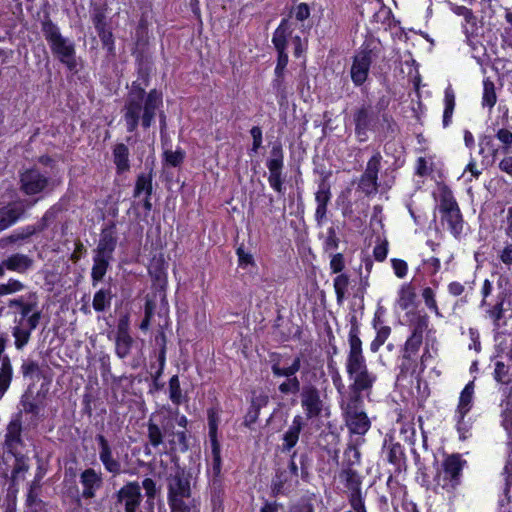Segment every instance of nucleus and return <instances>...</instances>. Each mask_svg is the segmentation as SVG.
<instances>
[{"instance_id":"nucleus-1","label":"nucleus","mask_w":512,"mask_h":512,"mask_svg":"<svg viewBox=\"0 0 512 512\" xmlns=\"http://www.w3.org/2000/svg\"><path fill=\"white\" fill-rule=\"evenodd\" d=\"M348 344L346 372L351 384L348 387V393L343 394L342 399L363 401V394L368 396L371 393L377 376L368 369L360 339V326L355 315L350 318Z\"/></svg>"},{"instance_id":"nucleus-2","label":"nucleus","mask_w":512,"mask_h":512,"mask_svg":"<svg viewBox=\"0 0 512 512\" xmlns=\"http://www.w3.org/2000/svg\"><path fill=\"white\" fill-rule=\"evenodd\" d=\"M162 105V93L156 89L146 93L140 83L134 81L127 93L122 108L127 132H135L141 124L143 129L151 127L156 111Z\"/></svg>"},{"instance_id":"nucleus-3","label":"nucleus","mask_w":512,"mask_h":512,"mask_svg":"<svg viewBox=\"0 0 512 512\" xmlns=\"http://www.w3.org/2000/svg\"><path fill=\"white\" fill-rule=\"evenodd\" d=\"M41 30L53 55L69 70H74L77 65L74 43L62 36L58 26L49 17L42 21Z\"/></svg>"},{"instance_id":"nucleus-4","label":"nucleus","mask_w":512,"mask_h":512,"mask_svg":"<svg viewBox=\"0 0 512 512\" xmlns=\"http://www.w3.org/2000/svg\"><path fill=\"white\" fill-rule=\"evenodd\" d=\"M466 464L467 461L459 453L446 455L434 477L436 487L447 492L455 490L461 483L462 471Z\"/></svg>"},{"instance_id":"nucleus-5","label":"nucleus","mask_w":512,"mask_h":512,"mask_svg":"<svg viewBox=\"0 0 512 512\" xmlns=\"http://www.w3.org/2000/svg\"><path fill=\"white\" fill-rule=\"evenodd\" d=\"M282 355L279 353H272L270 355L271 370L275 377H285L286 380L282 382L278 390L284 395L301 393L302 386L296 373L301 368L302 356H296L292 363L287 367L281 366Z\"/></svg>"},{"instance_id":"nucleus-6","label":"nucleus","mask_w":512,"mask_h":512,"mask_svg":"<svg viewBox=\"0 0 512 512\" xmlns=\"http://www.w3.org/2000/svg\"><path fill=\"white\" fill-rule=\"evenodd\" d=\"M363 401L340 399V408L345 424L352 434L364 435L371 426V422L363 410Z\"/></svg>"},{"instance_id":"nucleus-7","label":"nucleus","mask_w":512,"mask_h":512,"mask_svg":"<svg viewBox=\"0 0 512 512\" xmlns=\"http://www.w3.org/2000/svg\"><path fill=\"white\" fill-rule=\"evenodd\" d=\"M296 451L291 455L287 468H278L272 477L270 490L273 497L288 496L297 487L298 481V466L294 460Z\"/></svg>"},{"instance_id":"nucleus-8","label":"nucleus","mask_w":512,"mask_h":512,"mask_svg":"<svg viewBox=\"0 0 512 512\" xmlns=\"http://www.w3.org/2000/svg\"><path fill=\"white\" fill-rule=\"evenodd\" d=\"M377 46L373 42H365L360 51L354 56L350 74L356 86L365 83L372 62L378 57Z\"/></svg>"},{"instance_id":"nucleus-9","label":"nucleus","mask_w":512,"mask_h":512,"mask_svg":"<svg viewBox=\"0 0 512 512\" xmlns=\"http://www.w3.org/2000/svg\"><path fill=\"white\" fill-rule=\"evenodd\" d=\"M439 212L441 214L442 223H446L450 232L459 237L462 233L464 220L457 201L451 193L442 195Z\"/></svg>"},{"instance_id":"nucleus-10","label":"nucleus","mask_w":512,"mask_h":512,"mask_svg":"<svg viewBox=\"0 0 512 512\" xmlns=\"http://www.w3.org/2000/svg\"><path fill=\"white\" fill-rule=\"evenodd\" d=\"M167 501L186 499L192 497L190 474L180 466H176L173 473L166 478Z\"/></svg>"},{"instance_id":"nucleus-11","label":"nucleus","mask_w":512,"mask_h":512,"mask_svg":"<svg viewBox=\"0 0 512 512\" xmlns=\"http://www.w3.org/2000/svg\"><path fill=\"white\" fill-rule=\"evenodd\" d=\"M269 170L268 182L279 194L284 193V178L282 170L284 167V154L281 143H275L270 151V158L267 160Z\"/></svg>"},{"instance_id":"nucleus-12","label":"nucleus","mask_w":512,"mask_h":512,"mask_svg":"<svg viewBox=\"0 0 512 512\" xmlns=\"http://www.w3.org/2000/svg\"><path fill=\"white\" fill-rule=\"evenodd\" d=\"M353 122L355 125V134L360 142L368 139V131L374 130L378 123V116L373 111L371 105L362 104L355 109L353 113Z\"/></svg>"},{"instance_id":"nucleus-13","label":"nucleus","mask_w":512,"mask_h":512,"mask_svg":"<svg viewBox=\"0 0 512 512\" xmlns=\"http://www.w3.org/2000/svg\"><path fill=\"white\" fill-rule=\"evenodd\" d=\"M50 183V179L38 169H27L20 174V190L27 196L45 192Z\"/></svg>"},{"instance_id":"nucleus-14","label":"nucleus","mask_w":512,"mask_h":512,"mask_svg":"<svg viewBox=\"0 0 512 512\" xmlns=\"http://www.w3.org/2000/svg\"><path fill=\"white\" fill-rule=\"evenodd\" d=\"M116 504L123 505L125 512H137L143 496L137 481L127 482L115 494Z\"/></svg>"},{"instance_id":"nucleus-15","label":"nucleus","mask_w":512,"mask_h":512,"mask_svg":"<svg viewBox=\"0 0 512 512\" xmlns=\"http://www.w3.org/2000/svg\"><path fill=\"white\" fill-rule=\"evenodd\" d=\"M340 480L347 489V499L349 504H365L362 493V479L359 473L349 467L343 468L339 474Z\"/></svg>"},{"instance_id":"nucleus-16","label":"nucleus","mask_w":512,"mask_h":512,"mask_svg":"<svg viewBox=\"0 0 512 512\" xmlns=\"http://www.w3.org/2000/svg\"><path fill=\"white\" fill-rule=\"evenodd\" d=\"M301 406L305 411L307 419L319 417L323 410V401L320 396L319 389L313 384H305L302 386Z\"/></svg>"},{"instance_id":"nucleus-17","label":"nucleus","mask_w":512,"mask_h":512,"mask_svg":"<svg viewBox=\"0 0 512 512\" xmlns=\"http://www.w3.org/2000/svg\"><path fill=\"white\" fill-rule=\"evenodd\" d=\"M28 206L24 200L8 202L0 207V232H3L26 216Z\"/></svg>"},{"instance_id":"nucleus-18","label":"nucleus","mask_w":512,"mask_h":512,"mask_svg":"<svg viewBox=\"0 0 512 512\" xmlns=\"http://www.w3.org/2000/svg\"><path fill=\"white\" fill-rule=\"evenodd\" d=\"M80 483L83 489L81 495L76 499L77 503H80L81 498L92 499L96 496V492L103 485L102 473L93 468H87L80 474Z\"/></svg>"},{"instance_id":"nucleus-19","label":"nucleus","mask_w":512,"mask_h":512,"mask_svg":"<svg viewBox=\"0 0 512 512\" xmlns=\"http://www.w3.org/2000/svg\"><path fill=\"white\" fill-rule=\"evenodd\" d=\"M96 441L99 446V459L105 470L112 475H119L122 471V465L119 459L115 458L112 448L103 434L96 435Z\"/></svg>"},{"instance_id":"nucleus-20","label":"nucleus","mask_w":512,"mask_h":512,"mask_svg":"<svg viewBox=\"0 0 512 512\" xmlns=\"http://www.w3.org/2000/svg\"><path fill=\"white\" fill-rule=\"evenodd\" d=\"M4 445L10 454L19 452L18 447L23 445L22 423L19 416L11 420L7 425Z\"/></svg>"},{"instance_id":"nucleus-21","label":"nucleus","mask_w":512,"mask_h":512,"mask_svg":"<svg viewBox=\"0 0 512 512\" xmlns=\"http://www.w3.org/2000/svg\"><path fill=\"white\" fill-rule=\"evenodd\" d=\"M117 246V236L115 224L102 229L95 254L113 257V252Z\"/></svg>"},{"instance_id":"nucleus-22","label":"nucleus","mask_w":512,"mask_h":512,"mask_svg":"<svg viewBox=\"0 0 512 512\" xmlns=\"http://www.w3.org/2000/svg\"><path fill=\"white\" fill-rule=\"evenodd\" d=\"M4 264L8 271L25 274L33 268L34 260L27 254L17 252L7 256Z\"/></svg>"},{"instance_id":"nucleus-23","label":"nucleus","mask_w":512,"mask_h":512,"mask_svg":"<svg viewBox=\"0 0 512 512\" xmlns=\"http://www.w3.org/2000/svg\"><path fill=\"white\" fill-rule=\"evenodd\" d=\"M149 274L152 278L153 287L164 292L167 287V273L166 262L162 256L153 259L149 267Z\"/></svg>"},{"instance_id":"nucleus-24","label":"nucleus","mask_w":512,"mask_h":512,"mask_svg":"<svg viewBox=\"0 0 512 512\" xmlns=\"http://www.w3.org/2000/svg\"><path fill=\"white\" fill-rule=\"evenodd\" d=\"M269 398L266 394L253 395L250 407L244 417L243 424L252 429L253 425L257 422L260 409L268 404Z\"/></svg>"},{"instance_id":"nucleus-25","label":"nucleus","mask_w":512,"mask_h":512,"mask_svg":"<svg viewBox=\"0 0 512 512\" xmlns=\"http://www.w3.org/2000/svg\"><path fill=\"white\" fill-rule=\"evenodd\" d=\"M113 162L116 167L117 174H123L130 170V160H129V149L123 143H118L113 147L112 150Z\"/></svg>"},{"instance_id":"nucleus-26","label":"nucleus","mask_w":512,"mask_h":512,"mask_svg":"<svg viewBox=\"0 0 512 512\" xmlns=\"http://www.w3.org/2000/svg\"><path fill=\"white\" fill-rule=\"evenodd\" d=\"M112 259L113 257L94 253L93 266L91 270L92 285L94 287L104 278Z\"/></svg>"},{"instance_id":"nucleus-27","label":"nucleus","mask_w":512,"mask_h":512,"mask_svg":"<svg viewBox=\"0 0 512 512\" xmlns=\"http://www.w3.org/2000/svg\"><path fill=\"white\" fill-rule=\"evenodd\" d=\"M153 169L151 168L148 173H141L137 176L133 197L137 198L142 193H145L147 196H151L153 193Z\"/></svg>"},{"instance_id":"nucleus-28","label":"nucleus","mask_w":512,"mask_h":512,"mask_svg":"<svg viewBox=\"0 0 512 512\" xmlns=\"http://www.w3.org/2000/svg\"><path fill=\"white\" fill-rule=\"evenodd\" d=\"M288 20L283 19L280 25L276 28L273 33L272 42L277 52L286 51L287 48V37L290 35Z\"/></svg>"},{"instance_id":"nucleus-29","label":"nucleus","mask_w":512,"mask_h":512,"mask_svg":"<svg viewBox=\"0 0 512 512\" xmlns=\"http://www.w3.org/2000/svg\"><path fill=\"white\" fill-rule=\"evenodd\" d=\"M474 394V382L470 381L462 390L460 394L459 404H458V413L459 419L462 420L464 416L471 409L472 399Z\"/></svg>"},{"instance_id":"nucleus-30","label":"nucleus","mask_w":512,"mask_h":512,"mask_svg":"<svg viewBox=\"0 0 512 512\" xmlns=\"http://www.w3.org/2000/svg\"><path fill=\"white\" fill-rule=\"evenodd\" d=\"M387 460L394 465L398 471H401L402 467L406 466L404 449L400 443H390L387 450Z\"/></svg>"},{"instance_id":"nucleus-31","label":"nucleus","mask_w":512,"mask_h":512,"mask_svg":"<svg viewBox=\"0 0 512 512\" xmlns=\"http://www.w3.org/2000/svg\"><path fill=\"white\" fill-rule=\"evenodd\" d=\"M1 367H0V399L3 397L5 392L10 386L12 380V365L10 358L5 355L2 357Z\"/></svg>"},{"instance_id":"nucleus-32","label":"nucleus","mask_w":512,"mask_h":512,"mask_svg":"<svg viewBox=\"0 0 512 512\" xmlns=\"http://www.w3.org/2000/svg\"><path fill=\"white\" fill-rule=\"evenodd\" d=\"M429 322V316L427 314H421L420 312L413 314V317L410 319L409 323L411 330L410 335L423 337L424 332L428 330Z\"/></svg>"},{"instance_id":"nucleus-33","label":"nucleus","mask_w":512,"mask_h":512,"mask_svg":"<svg viewBox=\"0 0 512 512\" xmlns=\"http://www.w3.org/2000/svg\"><path fill=\"white\" fill-rule=\"evenodd\" d=\"M423 343V337H418L414 335H410L406 342L404 343L402 349V358L405 361H413L415 356L417 355L421 345Z\"/></svg>"},{"instance_id":"nucleus-34","label":"nucleus","mask_w":512,"mask_h":512,"mask_svg":"<svg viewBox=\"0 0 512 512\" xmlns=\"http://www.w3.org/2000/svg\"><path fill=\"white\" fill-rule=\"evenodd\" d=\"M398 294L399 298L397 303L402 310H407L414 304L416 299V292L412 283H406L402 285Z\"/></svg>"},{"instance_id":"nucleus-35","label":"nucleus","mask_w":512,"mask_h":512,"mask_svg":"<svg viewBox=\"0 0 512 512\" xmlns=\"http://www.w3.org/2000/svg\"><path fill=\"white\" fill-rule=\"evenodd\" d=\"M113 295L110 289H100L93 297L92 305L96 312L106 311L111 306Z\"/></svg>"},{"instance_id":"nucleus-36","label":"nucleus","mask_w":512,"mask_h":512,"mask_svg":"<svg viewBox=\"0 0 512 512\" xmlns=\"http://www.w3.org/2000/svg\"><path fill=\"white\" fill-rule=\"evenodd\" d=\"M349 284V276L345 273L338 274L333 280V287L336 293L337 303L339 305H341L347 298Z\"/></svg>"},{"instance_id":"nucleus-37","label":"nucleus","mask_w":512,"mask_h":512,"mask_svg":"<svg viewBox=\"0 0 512 512\" xmlns=\"http://www.w3.org/2000/svg\"><path fill=\"white\" fill-rule=\"evenodd\" d=\"M147 437L149 444L157 448L163 443L164 433L160 426L153 421V416H150L147 423Z\"/></svg>"},{"instance_id":"nucleus-38","label":"nucleus","mask_w":512,"mask_h":512,"mask_svg":"<svg viewBox=\"0 0 512 512\" xmlns=\"http://www.w3.org/2000/svg\"><path fill=\"white\" fill-rule=\"evenodd\" d=\"M134 344L132 336H115V353L120 359L128 357Z\"/></svg>"},{"instance_id":"nucleus-39","label":"nucleus","mask_w":512,"mask_h":512,"mask_svg":"<svg viewBox=\"0 0 512 512\" xmlns=\"http://www.w3.org/2000/svg\"><path fill=\"white\" fill-rule=\"evenodd\" d=\"M170 512H200L195 499L186 498L168 502Z\"/></svg>"},{"instance_id":"nucleus-40","label":"nucleus","mask_w":512,"mask_h":512,"mask_svg":"<svg viewBox=\"0 0 512 512\" xmlns=\"http://www.w3.org/2000/svg\"><path fill=\"white\" fill-rule=\"evenodd\" d=\"M496 138L501 143V147L494 149L492 155L495 156L498 151L508 154L512 149V132L506 128H501L496 132Z\"/></svg>"},{"instance_id":"nucleus-41","label":"nucleus","mask_w":512,"mask_h":512,"mask_svg":"<svg viewBox=\"0 0 512 512\" xmlns=\"http://www.w3.org/2000/svg\"><path fill=\"white\" fill-rule=\"evenodd\" d=\"M328 176H324L319 185L318 190L315 193V201L317 205H328L331 201L332 193L331 187L327 180Z\"/></svg>"},{"instance_id":"nucleus-42","label":"nucleus","mask_w":512,"mask_h":512,"mask_svg":"<svg viewBox=\"0 0 512 512\" xmlns=\"http://www.w3.org/2000/svg\"><path fill=\"white\" fill-rule=\"evenodd\" d=\"M374 328L377 330L375 339L370 344V350L376 353L380 347L386 342L391 334V328L389 326H377V321L373 322Z\"/></svg>"},{"instance_id":"nucleus-43","label":"nucleus","mask_w":512,"mask_h":512,"mask_svg":"<svg viewBox=\"0 0 512 512\" xmlns=\"http://www.w3.org/2000/svg\"><path fill=\"white\" fill-rule=\"evenodd\" d=\"M482 104L483 106H487L489 108H492L497 101L496 91H495V85L492 80L489 78H486L483 81V98H482Z\"/></svg>"},{"instance_id":"nucleus-44","label":"nucleus","mask_w":512,"mask_h":512,"mask_svg":"<svg viewBox=\"0 0 512 512\" xmlns=\"http://www.w3.org/2000/svg\"><path fill=\"white\" fill-rule=\"evenodd\" d=\"M382 155L380 152H376L372 155V157L368 160L366 164V168L362 174L371 177L375 180H379L378 174L381 169Z\"/></svg>"},{"instance_id":"nucleus-45","label":"nucleus","mask_w":512,"mask_h":512,"mask_svg":"<svg viewBox=\"0 0 512 512\" xmlns=\"http://www.w3.org/2000/svg\"><path fill=\"white\" fill-rule=\"evenodd\" d=\"M26 243H28V241L20 229L13 231L11 234L0 240V246L2 248L20 247Z\"/></svg>"},{"instance_id":"nucleus-46","label":"nucleus","mask_w":512,"mask_h":512,"mask_svg":"<svg viewBox=\"0 0 512 512\" xmlns=\"http://www.w3.org/2000/svg\"><path fill=\"white\" fill-rule=\"evenodd\" d=\"M361 453L354 443H349L344 451L343 468H353L354 465L359 464Z\"/></svg>"},{"instance_id":"nucleus-47","label":"nucleus","mask_w":512,"mask_h":512,"mask_svg":"<svg viewBox=\"0 0 512 512\" xmlns=\"http://www.w3.org/2000/svg\"><path fill=\"white\" fill-rule=\"evenodd\" d=\"M223 498L224 491L221 487V484L217 479H214L211 491V503L214 512H223Z\"/></svg>"},{"instance_id":"nucleus-48","label":"nucleus","mask_w":512,"mask_h":512,"mask_svg":"<svg viewBox=\"0 0 512 512\" xmlns=\"http://www.w3.org/2000/svg\"><path fill=\"white\" fill-rule=\"evenodd\" d=\"M15 458V463L12 469L11 477L13 481H16L20 474H24L29 470V465L27 463V457L20 453L15 452L11 453Z\"/></svg>"},{"instance_id":"nucleus-49","label":"nucleus","mask_w":512,"mask_h":512,"mask_svg":"<svg viewBox=\"0 0 512 512\" xmlns=\"http://www.w3.org/2000/svg\"><path fill=\"white\" fill-rule=\"evenodd\" d=\"M358 189L369 197L371 195H375L378 192L379 182L362 174L358 181Z\"/></svg>"},{"instance_id":"nucleus-50","label":"nucleus","mask_w":512,"mask_h":512,"mask_svg":"<svg viewBox=\"0 0 512 512\" xmlns=\"http://www.w3.org/2000/svg\"><path fill=\"white\" fill-rule=\"evenodd\" d=\"M208 417V427H209V439L210 442H219L218 441V424H219V414L215 408H210L207 411Z\"/></svg>"},{"instance_id":"nucleus-51","label":"nucleus","mask_w":512,"mask_h":512,"mask_svg":"<svg viewBox=\"0 0 512 512\" xmlns=\"http://www.w3.org/2000/svg\"><path fill=\"white\" fill-rule=\"evenodd\" d=\"M169 399L175 405H180L183 401L182 389L178 375H174L169 380Z\"/></svg>"},{"instance_id":"nucleus-52","label":"nucleus","mask_w":512,"mask_h":512,"mask_svg":"<svg viewBox=\"0 0 512 512\" xmlns=\"http://www.w3.org/2000/svg\"><path fill=\"white\" fill-rule=\"evenodd\" d=\"M31 332L29 329L24 328L22 326H15L12 329V335L15 338V347L18 350L24 348V346L29 342L31 337Z\"/></svg>"},{"instance_id":"nucleus-53","label":"nucleus","mask_w":512,"mask_h":512,"mask_svg":"<svg viewBox=\"0 0 512 512\" xmlns=\"http://www.w3.org/2000/svg\"><path fill=\"white\" fill-rule=\"evenodd\" d=\"M272 87L276 93V96L280 98V100L284 101L287 99L288 86L285 81L284 74H275V78L272 81Z\"/></svg>"},{"instance_id":"nucleus-54","label":"nucleus","mask_w":512,"mask_h":512,"mask_svg":"<svg viewBox=\"0 0 512 512\" xmlns=\"http://www.w3.org/2000/svg\"><path fill=\"white\" fill-rule=\"evenodd\" d=\"M91 19L97 30L106 28V8L104 6H95L91 11Z\"/></svg>"},{"instance_id":"nucleus-55","label":"nucleus","mask_w":512,"mask_h":512,"mask_svg":"<svg viewBox=\"0 0 512 512\" xmlns=\"http://www.w3.org/2000/svg\"><path fill=\"white\" fill-rule=\"evenodd\" d=\"M211 443V453H212V472L215 477H218L221 473V446L219 442H210Z\"/></svg>"},{"instance_id":"nucleus-56","label":"nucleus","mask_w":512,"mask_h":512,"mask_svg":"<svg viewBox=\"0 0 512 512\" xmlns=\"http://www.w3.org/2000/svg\"><path fill=\"white\" fill-rule=\"evenodd\" d=\"M422 298L427 308L433 311L436 316L440 317L441 313L436 302L434 290L431 287H425L422 290Z\"/></svg>"},{"instance_id":"nucleus-57","label":"nucleus","mask_w":512,"mask_h":512,"mask_svg":"<svg viewBox=\"0 0 512 512\" xmlns=\"http://www.w3.org/2000/svg\"><path fill=\"white\" fill-rule=\"evenodd\" d=\"M38 307V297L35 292H30L27 295V300L25 304L23 305L22 309L20 310L22 319L26 318L27 316L34 313V311H39L37 309Z\"/></svg>"},{"instance_id":"nucleus-58","label":"nucleus","mask_w":512,"mask_h":512,"mask_svg":"<svg viewBox=\"0 0 512 512\" xmlns=\"http://www.w3.org/2000/svg\"><path fill=\"white\" fill-rule=\"evenodd\" d=\"M58 211V208L52 206L43 214L41 219L36 223V226L38 227L40 233L46 230L49 227L50 223L56 219Z\"/></svg>"},{"instance_id":"nucleus-59","label":"nucleus","mask_w":512,"mask_h":512,"mask_svg":"<svg viewBox=\"0 0 512 512\" xmlns=\"http://www.w3.org/2000/svg\"><path fill=\"white\" fill-rule=\"evenodd\" d=\"M339 238L337 236L336 228L331 226L327 229V235L324 240V251L325 252H331L333 250H336L339 246Z\"/></svg>"},{"instance_id":"nucleus-60","label":"nucleus","mask_w":512,"mask_h":512,"mask_svg":"<svg viewBox=\"0 0 512 512\" xmlns=\"http://www.w3.org/2000/svg\"><path fill=\"white\" fill-rule=\"evenodd\" d=\"M185 158V152L181 149H178L176 151L172 150H166L164 152V159L166 164L172 166V167H178L182 164Z\"/></svg>"},{"instance_id":"nucleus-61","label":"nucleus","mask_w":512,"mask_h":512,"mask_svg":"<svg viewBox=\"0 0 512 512\" xmlns=\"http://www.w3.org/2000/svg\"><path fill=\"white\" fill-rule=\"evenodd\" d=\"M25 288L24 284L14 278H10L7 283L0 284V296L13 294L22 291Z\"/></svg>"},{"instance_id":"nucleus-62","label":"nucleus","mask_w":512,"mask_h":512,"mask_svg":"<svg viewBox=\"0 0 512 512\" xmlns=\"http://www.w3.org/2000/svg\"><path fill=\"white\" fill-rule=\"evenodd\" d=\"M345 268V259L342 253L333 254L330 260V269L332 273L338 274Z\"/></svg>"},{"instance_id":"nucleus-63","label":"nucleus","mask_w":512,"mask_h":512,"mask_svg":"<svg viewBox=\"0 0 512 512\" xmlns=\"http://www.w3.org/2000/svg\"><path fill=\"white\" fill-rule=\"evenodd\" d=\"M140 486L145 490L146 497L154 500L158 493L156 482L152 478H145Z\"/></svg>"},{"instance_id":"nucleus-64","label":"nucleus","mask_w":512,"mask_h":512,"mask_svg":"<svg viewBox=\"0 0 512 512\" xmlns=\"http://www.w3.org/2000/svg\"><path fill=\"white\" fill-rule=\"evenodd\" d=\"M39 371L38 363L33 360H26L21 365V372L24 377H32L34 374L39 373Z\"/></svg>"}]
</instances>
